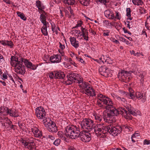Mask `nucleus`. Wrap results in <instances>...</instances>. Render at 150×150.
<instances>
[{"instance_id": "a19ab883", "label": "nucleus", "mask_w": 150, "mask_h": 150, "mask_svg": "<svg viewBox=\"0 0 150 150\" xmlns=\"http://www.w3.org/2000/svg\"><path fill=\"white\" fill-rule=\"evenodd\" d=\"M127 113L129 114L130 115L129 116H130L132 117H132L131 116V114L132 115H133V116H136L137 115V114L135 112V109H134V110L131 111V112H130L129 113H128L127 112ZM132 118L131 119V120H132Z\"/></svg>"}, {"instance_id": "49530a36", "label": "nucleus", "mask_w": 150, "mask_h": 150, "mask_svg": "<svg viewBox=\"0 0 150 150\" xmlns=\"http://www.w3.org/2000/svg\"><path fill=\"white\" fill-rule=\"evenodd\" d=\"M76 57L78 60L81 62V63L84 64V63H85L84 61L82 58Z\"/></svg>"}, {"instance_id": "f03ea898", "label": "nucleus", "mask_w": 150, "mask_h": 150, "mask_svg": "<svg viewBox=\"0 0 150 150\" xmlns=\"http://www.w3.org/2000/svg\"><path fill=\"white\" fill-rule=\"evenodd\" d=\"M23 62L27 68L33 70L36 69L37 66L33 64L26 59L21 57L19 60L17 57L13 56L11 57L10 64L13 67H15V72L18 74L23 75L25 72V67L23 64Z\"/></svg>"}, {"instance_id": "a211bd4d", "label": "nucleus", "mask_w": 150, "mask_h": 150, "mask_svg": "<svg viewBox=\"0 0 150 150\" xmlns=\"http://www.w3.org/2000/svg\"><path fill=\"white\" fill-rule=\"evenodd\" d=\"M65 75L63 72L61 71H55V79H63Z\"/></svg>"}, {"instance_id": "e2e57ef3", "label": "nucleus", "mask_w": 150, "mask_h": 150, "mask_svg": "<svg viewBox=\"0 0 150 150\" xmlns=\"http://www.w3.org/2000/svg\"><path fill=\"white\" fill-rule=\"evenodd\" d=\"M83 36L84 38V39L85 40H88V35H84V36Z\"/></svg>"}, {"instance_id": "7ed1b4c3", "label": "nucleus", "mask_w": 150, "mask_h": 150, "mask_svg": "<svg viewBox=\"0 0 150 150\" xmlns=\"http://www.w3.org/2000/svg\"><path fill=\"white\" fill-rule=\"evenodd\" d=\"M66 135L71 139H75L79 137L84 142H88L91 139L89 134L80 132L79 128L76 126H69L66 128Z\"/></svg>"}, {"instance_id": "2f4dec72", "label": "nucleus", "mask_w": 150, "mask_h": 150, "mask_svg": "<svg viewBox=\"0 0 150 150\" xmlns=\"http://www.w3.org/2000/svg\"><path fill=\"white\" fill-rule=\"evenodd\" d=\"M117 99L120 102H122L123 103H125L126 102L125 99L124 98H121L119 96H116Z\"/></svg>"}, {"instance_id": "ddd939ff", "label": "nucleus", "mask_w": 150, "mask_h": 150, "mask_svg": "<svg viewBox=\"0 0 150 150\" xmlns=\"http://www.w3.org/2000/svg\"><path fill=\"white\" fill-rule=\"evenodd\" d=\"M61 57L60 55L56 54L51 56L50 58V62L52 63H59L61 62Z\"/></svg>"}, {"instance_id": "09e8293b", "label": "nucleus", "mask_w": 150, "mask_h": 150, "mask_svg": "<svg viewBox=\"0 0 150 150\" xmlns=\"http://www.w3.org/2000/svg\"><path fill=\"white\" fill-rule=\"evenodd\" d=\"M52 30L53 31V33L55 32L56 34H57L58 33V31L55 29V28L53 27V26L52 25Z\"/></svg>"}, {"instance_id": "dca6fc26", "label": "nucleus", "mask_w": 150, "mask_h": 150, "mask_svg": "<svg viewBox=\"0 0 150 150\" xmlns=\"http://www.w3.org/2000/svg\"><path fill=\"white\" fill-rule=\"evenodd\" d=\"M7 114H9L11 116L14 117H18L19 116V115L18 114L16 111L12 109H8V111H7Z\"/></svg>"}, {"instance_id": "c03bdc74", "label": "nucleus", "mask_w": 150, "mask_h": 150, "mask_svg": "<svg viewBox=\"0 0 150 150\" xmlns=\"http://www.w3.org/2000/svg\"><path fill=\"white\" fill-rule=\"evenodd\" d=\"M101 3H102L104 5H105L107 3L109 2L108 0H98Z\"/></svg>"}, {"instance_id": "473e14b6", "label": "nucleus", "mask_w": 150, "mask_h": 150, "mask_svg": "<svg viewBox=\"0 0 150 150\" xmlns=\"http://www.w3.org/2000/svg\"><path fill=\"white\" fill-rule=\"evenodd\" d=\"M55 71L52 72L49 74V76L51 79H55Z\"/></svg>"}, {"instance_id": "9d476101", "label": "nucleus", "mask_w": 150, "mask_h": 150, "mask_svg": "<svg viewBox=\"0 0 150 150\" xmlns=\"http://www.w3.org/2000/svg\"><path fill=\"white\" fill-rule=\"evenodd\" d=\"M99 71L100 74L102 76L106 77L111 76V71L105 67H101L99 69Z\"/></svg>"}, {"instance_id": "052dcab7", "label": "nucleus", "mask_w": 150, "mask_h": 150, "mask_svg": "<svg viewBox=\"0 0 150 150\" xmlns=\"http://www.w3.org/2000/svg\"><path fill=\"white\" fill-rule=\"evenodd\" d=\"M59 44H60V45H59V47L62 49V50H63L64 48H65V46H64V45H62L61 43L60 42H59Z\"/></svg>"}, {"instance_id": "bb28decb", "label": "nucleus", "mask_w": 150, "mask_h": 150, "mask_svg": "<svg viewBox=\"0 0 150 150\" xmlns=\"http://www.w3.org/2000/svg\"><path fill=\"white\" fill-rule=\"evenodd\" d=\"M81 30L82 32V34L81 35L82 36H84V35H88V30L84 28H83V27H81Z\"/></svg>"}, {"instance_id": "37998d69", "label": "nucleus", "mask_w": 150, "mask_h": 150, "mask_svg": "<svg viewBox=\"0 0 150 150\" xmlns=\"http://www.w3.org/2000/svg\"><path fill=\"white\" fill-rule=\"evenodd\" d=\"M116 16L115 17V18H117L118 20H120L121 18L120 14L118 12H116Z\"/></svg>"}, {"instance_id": "603ef678", "label": "nucleus", "mask_w": 150, "mask_h": 150, "mask_svg": "<svg viewBox=\"0 0 150 150\" xmlns=\"http://www.w3.org/2000/svg\"><path fill=\"white\" fill-rule=\"evenodd\" d=\"M18 126H19V127H20V128L21 129H24L23 128V127H24V125L23 124H22L21 122H19L18 123Z\"/></svg>"}, {"instance_id": "f704fd0d", "label": "nucleus", "mask_w": 150, "mask_h": 150, "mask_svg": "<svg viewBox=\"0 0 150 150\" xmlns=\"http://www.w3.org/2000/svg\"><path fill=\"white\" fill-rule=\"evenodd\" d=\"M6 45H7L8 46L10 47L11 48H12L13 44L11 41H6Z\"/></svg>"}, {"instance_id": "aec40b11", "label": "nucleus", "mask_w": 150, "mask_h": 150, "mask_svg": "<svg viewBox=\"0 0 150 150\" xmlns=\"http://www.w3.org/2000/svg\"><path fill=\"white\" fill-rule=\"evenodd\" d=\"M36 5L39 10L42 11L43 12H45V11L42 10L43 9L45 8V6L39 0L37 1L36 2Z\"/></svg>"}, {"instance_id": "680f3d73", "label": "nucleus", "mask_w": 150, "mask_h": 150, "mask_svg": "<svg viewBox=\"0 0 150 150\" xmlns=\"http://www.w3.org/2000/svg\"><path fill=\"white\" fill-rule=\"evenodd\" d=\"M80 80H79L78 79L76 80V82H77V83H83V80L82 79H81V78L80 79Z\"/></svg>"}, {"instance_id": "c756f323", "label": "nucleus", "mask_w": 150, "mask_h": 150, "mask_svg": "<svg viewBox=\"0 0 150 150\" xmlns=\"http://www.w3.org/2000/svg\"><path fill=\"white\" fill-rule=\"evenodd\" d=\"M95 119L98 121L101 122L103 120L102 116L99 115H96L95 116Z\"/></svg>"}, {"instance_id": "58836bf2", "label": "nucleus", "mask_w": 150, "mask_h": 150, "mask_svg": "<svg viewBox=\"0 0 150 150\" xmlns=\"http://www.w3.org/2000/svg\"><path fill=\"white\" fill-rule=\"evenodd\" d=\"M21 142L25 146V147H26L29 145L28 144V143L26 141V140L25 139H22Z\"/></svg>"}, {"instance_id": "6ab92c4d", "label": "nucleus", "mask_w": 150, "mask_h": 150, "mask_svg": "<svg viewBox=\"0 0 150 150\" xmlns=\"http://www.w3.org/2000/svg\"><path fill=\"white\" fill-rule=\"evenodd\" d=\"M68 126H67L65 128V133L64 134L63 132L62 131H59L57 133V135H58V136L59 137L61 138L62 140H63L65 141L66 139V137H65V136H66V137H69L70 138V137L69 136H67L66 135V128Z\"/></svg>"}, {"instance_id": "72a5a7b5", "label": "nucleus", "mask_w": 150, "mask_h": 150, "mask_svg": "<svg viewBox=\"0 0 150 150\" xmlns=\"http://www.w3.org/2000/svg\"><path fill=\"white\" fill-rule=\"evenodd\" d=\"M111 11L110 10H106L104 12V14L105 16L107 18H109V16L111 14Z\"/></svg>"}, {"instance_id": "b1692460", "label": "nucleus", "mask_w": 150, "mask_h": 150, "mask_svg": "<svg viewBox=\"0 0 150 150\" xmlns=\"http://www.w3.org/2000/svg\"><path fill=\"white\" fill-rule=\"evenodd\" d=\"M79 2L82 5L87 6L90 4V0H79Z\"/></svg>"}, {"instance_id": "4be33fe9", "label": "nucleus", "mask_w": 150, "mask_h": 150, "mask_svg": "<svg viewBox=\"0 0 150 150\" xmlns=\"http://www.w3.org/2000/svg\"><path fill=\"white\" fill-rule=\"evenodd\" d=\"M110 58L106 56L103 55L100 58V60L103 63L107 62L108 63L110 64L109 63Z\"/></svg>"}, {"instance_id": "0eeeda50", "label": "nucleus", "mask_w": 150, "mask_h": 150, "mask_svg": "<svg viewBox=\"0 0 150 150\" xmlns=\"http://www.w3.org/2000/svg\"><path fill=\"white\" fill-rule=\"evenodd\" d=\"M93 121L90 119L85 118L81 122L80 125L82 129H87L90 131L93 129Z\"/></svg>"}, {"instance_id": "f8f14e48", "label": "nucleus", "mask_w": 150, "mask_h": 150, "mask_svg": "<svg viewBox=\"0 0 150 150\" xmlns=\"http://www.w3.org/2000/svg\"><path fill=\"white\" fill-rule=\"evenodd\" d=\"M83 92L88 96H96L95 91L93 88L91 87L90 86L84 89Z\"/></svg>"}, {"instance_id": "c85d7f7f", "label": "nucleus", "mask_w": 150, "mask_h": 150, "mask_svg": "<svg viewBox=\"0 0 150 150\" xmlns=\"http://www.w3.org/2000/svg\"><path fill=\"white\" fill-rule=\"evenodd\" d=\"M126 12H127V14L126 16L128 18H129V19L131 20H132V18H130L131 15V9L130 8H127L126 9Z\"/></svg>"}, {"instance_id": "39448f33", "label": "nucleus", "mask_w": 150, "mask_h": 150, "mask_svg": "<svg viewBox=\"0 0 150 150\" xmlns=\"http://www.w3.org/2000/svg\"><path fill=\"white\" fill-rule=\"evenodd\" d=\"M107 126L103 123L95 125H93V129H94L96 134L100 137H102L101 134H105L106 133Z\"/></svg>"}, {"instance_id": "a878e982", "label": "nucleus", "mask_w": 150, "mask_h": 150, "mask_svg": "<svg viewBox=\"0 0 150 150\" xmlns=\"http://www.w3.org/2000/svg\"><path fill=\"white\" fill-rule=\"evenodd\" d=\"M47 28V27L42 26L41 28V31L42 33L45 36H47L48 35Z\"/></svg>"}, {"instance_id": "5fc2aeb1", "label": "nucleus", "mask_w": 150, "mask_h": 150, "mask_svg": "<svg viewBox=\"0 0 150 150\" xmlns=\"http://www.w3.org/2000/svg\"><path fill=\"white\" fill-rule=\"evenodd\" d=\"M5 61L4 59L3 56L0 54V61L1 62H3Z\"/></svg>"}, {"instance_id": "3c124183", "label": "nucleus", "mask_w": 150, "mask_h": 150, "mask_svg": "<svg viewBox=\"0 0 150 150\" xmlns=\"http://www.w3.org/2000/svg\"><path fill=\"white\" fill-rule=\"evenodd\" d=\"M6 41L5 40H0V43L3 45H6Z\"/></svg>"}, {"instance_id": "ea45409f", "label": "nucleus", "mask_w": 150, "mask_h": 150, "mask_svg": "<svg viewBox=\"0 0 150 150\" xmlns=\"http://www.w3.org/2000/svg\"><path fill=\"white\" fill-rule=\"evenodd\" d=\"M5 120L6 121V123L7 124H8V125H9V126H10L11 125V124L12 123V122L11 121H10V120H9L8 118L7 117L6 118H4Z\"/></svg>"}, {"instance_id": "c9c22d12", "label": "nucleus", "mask_w": 150, "mask_h": 150, "mask_svg": "<svg viewBox=\"0 0 150 150\" xmlns=\"http://www.w3.org/2000/svg\"><path fill=\"white\" fill-rule=\"evenodd\" d=\"M40 21L41 22L45 21H46V17L45 15L43 14H41L40 16Z\"/></svg>"}, {"instance_id": "cd10ccee", "label": "nucleus", "mask_w": 150, "mask_h": 150, "mask_svg": "<svg viewBox=\"0 0 150 150\" xmlns=\"http://www.w3.org/2000/svg\"><path fill=\"white\" fill-rule=\"evenodd\" d=\"M25 139L29 145V144H33L34 143V139L32 137L26 138Z\"/></svg>"}, {"instance_id": "5701e85b", "label": "nucleus", "mask_w": 150, "mask_h": 150, "mask_svg": "<svg viewBox=\"0 0 150 150\" xmlns=\"http://www.w3.org/2000/svg\"><path fill=\"white\" fill-rule=\"evenodd\" d=\"M133 3L135 5L142 6L143 2L142 0H132Z\"/></svg>"}, {"instance_id": "864d4df0", "label": "nucleus", "mask_w": 150, "mask_h": 150, "mask_svg": "<svg viewBox=\"0 0 150 150\" xmlns=\"http://www.w3.org/2000/svg\"><path fill=\"white\" fill-rule=\"evenodd\" d=\"M82 23V22L81 21H80L79 22L76 24V25L74 27V28H77L81 26Z\"/></svg>"}, {"instance_id": "69168bd1", "label": "nucleus", "mask_w": 150, "mask_h": 150, "mask_svg": "<svg viewBox=\"0 0 150 150\" xmlns=\"http://www.w3.org/2000/svg\"><path fill=\"white\" fill-rule=\"evenodd\" d=\"M2 77L4 79H7V76L5 73H4L3 74Z\"/></svg>"}, {"instance_id": "79ce46f5", "label": "nucleus", "mask_w": 150, "mask_h": 150, "mask_svg": "<svg viewBox=\"0 0 150 150\" xmlns=\"http://www.w3.org/2000/svg\"><path fill=\"white\" fill-rule=\"evenodd\" d=\"M104 32L103 33V35L104 36H108L109 35V33L110 31L108 30H106L104 31Z\"/></svg>"}, {"instance_id": "de8ad7c7", "label": "nucleus", "mask_w": 150, "mask_h": 150, "mask_svg": "<svg viewBox=\"0 0 150 150\" xmlns=\"http://www.w3.org/2000/svg\"><path fill=\"white\" fill-rule=\"evenodd\" d=\"M121 39H122V41L125 42L126 43V44L128 45H129L130 44V42L129 41L127 40H126L125 38H121Z\"/></svg>"}, {"instance_id": "8fccbe9b", "label": "nucleus", "mask_w": 150, "mask_h": 150, "mask_svg": "<svg viewBox=\"0 0 150 150\" xmlns=\"http://www.w3.org/2000/svg\"><path fill=\"white\" fill-rule=\"evenodd\" d=\"M150 144V140H148L147 139H145L144 141V144L148 145Z\"/></svg>"}, {"instance_id": "423d86ee", "label": "nucleus", "mask_w": 150, "mask_h": 150, "mask_svg": "<svg viewBox=\"0 0 150 150\" xmlns=\"http://www.w3.org/2000/svg\"><path fill=\"white\" fill-rule=\"evenodd\" d=\"M43 123L49 132L54 133L57 131V128L55 124L51 121L50 119L48 118L46 121L43 120Z\"/></svg>"}, {"instance_id": "f3484780", "label": "nucleus", "mask_w": 150, "mask_h": 150, "mask_svg": "<svg viewBox=\"0 0 150 150\" xmlns=\"http://www.w3.org/2000/svg\"><path fill=\"white\" fill-rule=\"evenodd\" d=\"M70 41L71 44L74 47L77 48L79 47V42L76 40V38L74 37H71L70 38Z\"/></svg>"}, {"instance_id": "2eb2a0df", "label": "nucleus", "mask_w": 150, "mask_h": 150, "mask_svg": "<svg viewBox=\"0 0 150 150\" xmlns=\"http://www.w3.org/2000/svg\"><path fill=\"white\" fill-rule=\"evenodd\" d=\"M135 96L136 98L139 100L142 99V101L143 102H144L146 101V96H145L144 94H143L142 92H137L136 93Z\"/></svg>"}, {"instance_id": "4d7b16f0", "label": "nucleus", "mask_w": 150, "mask_h": 150, "mask_svg": "<svg viewBox=\"0 0 150 150\" xmlns=\"http://www.w3.org/2000/svg\"><path fill=\"white\" fill-rule=\"evenodd\" d=\"M107 117H104L103 119L104 121L106 122H109L108 120H109V118L110 117H108L107 115Z\"/></svg>"}, {"instance_id": "7c9ffc66", "label": "nucleus", "mask_w": 150, "mask_h": 150, "mask_svg": "<svg viewBox=\"0 0 150 150\" xmlns=\"http://www.w3.org/2000/svg\"><path fill=\"white\" fill-rule=\"evenodd\" d=\"M8 108L7 107H0V113L2 114L3 113L6 112L7 113V111H8Z\"/></svg>"}, {"instance_id": "bf43d9fd", "label": "nucleus", "mask_w": 150, "mask_h": 150, "mask_svg": "<svg viewBox=\"0 0 150 150\" xmlns=\"http://www.w3.org/2000/svg\"><path fill=\"white\" fill-rule=\"evenodd\" d=\"M41 22L43 24V26H46L47 27V25L49 24L46 21L42 22Z\"/></svg>"}, {"instance_id": "338daca9", "label": "nucleus", "mask_w": 150, "mask_h": 150, "mask_svg": "<svg viewBox=\"0 0 150 150\" xmlns=\"http://www.w3.org/2000/svg\"><path fill=\"white\" fill-rule=\"evenodd\" d=\"M68 150H76L75 148L72 146L69 147L68 148Z\"/></svg>"}, {"instance_id": "6e6552de", "label": "nucleus", "mask_w": 150, "mask_h": 150, "mask_svg": "<svg viewBox=\"0 0 150 150\" xmlns=\"http://www.w3.org/2000/svg\"><path fill=\"white\" fill-rule=\"evenodd\" d=\"M106 133L108 132L112 135L116 136L122 131V128L120 126L115 127L110 125L107 126Z\"/></svg>"}, {"instance_id": "13d9d810", "label": "nucleus", "mask_w": 150, "mask_h": 150, "mask_svg": "<svg viewBox=\"0 0 150 150\" xmlns=\"http://www.w3.org/2000/svg\"><path fill=\"white\" fill-rule=\"evenodd\" d=\"M112 41H113V42H115V43L117 44H119V42L117 40L115 39L114 38H112Z\"/></svg>"}, {"instance_id": "20e7f679", "label": "nucleus", "mask_w": 150, "mask_h": 150, "mask_svg": "<svg viewBox=\"0 0 150 150\" xmlns=\"http://www.w3.org/2000/svg\"><path fill=\"white\" fill-rule=\"evenodd\" d=\"M132 73L136 75L137 73V71L133 70L129 71L122 70L120 73H118V77L122 79L124 82L127 83L130 80V76L131 74Z\"/></svg>"}, {"instance_id": "4c0bfd02", "label": "nucleus", "mask_w": 150, "mask_h": 150, "mask_svg": "<svg viewBox=\"0 0 150 150\" xmlns=\"http://www.w3.org/2000/svg\"><path fill=\"white\" fill-rule=\"evenodd\" d=\"M82 85L83 89H85L86 88H87L88 86H90L88 83L86 82L82 83Z\"/></svg>"}, {"instance_id": "774afa93", "label": "nucleus", "mask_w": 150, "mask_h": 150, "mask_svg": "<svg viewBox=\"0 0 150 150\" xmlns=\"http://www.w3.org/2000/svg\"><path fill=\"white\" fill-rule=\"evenodd\" d=\"M131 107L132 106L131 105H129L126 107V108L127 109V110L128 111H129V109H130V108H131Z\"/></svg>"}, {"instance_id": "412c9836", "label": "nucleus", "mask_w": 150, "mask_h": 150, "mask_svg": "<svg viewBox=\"0 0 150 150\" xmlns=\"http://www.w3.org/2000/svg\"><path fill=\"white\" fill-rule=\"evenodd\" d=\"M122 94L124 97L126 96L129 98L133 99L134 97V95L129 92H127L122 91Z\"/></svg>"}, {"instance_id": "4468645a", "label": "nucleus", "mask_w": 150, "mask_h": 150, "mask_svg": "<svg viewBox=\"0 0 150 150\" xmlns=\"http://www.w3.org/2000/svg\"><path fill=\"white\" fill-rule=\"evenodd\" d=\"M32 131L36 137L40 138L42 136L41 131L36 128H32Z\"/></svg>"}, {"instance_id": "e433bc0d", "label": "nucleus", "mask_w": 150, "mask_h": 150, "mask_svg": "<svg viewBox=\"0 0 150 150\" xmlns=\"http://www.w3.org/2000/svg\"><path fill=\"white\" fill-rule=\"evenodd\" d=\"M61 140L59 139H56L54 142V144L56 146H58L60 143Z\"/></svg>"}, {"instance_id": "f257e3e1", "label": "nucleus", "mask_w": 150, "mask_h": 150, "mask_svg": "<svg viewBox=\"0 0 150 150\" xmlns=\"http://www.w3.org/2000/svg\"><path fill=\"white\" fill-rule=\"evenodd\" d=\"M98 100L97 104L100 108L105 109L108 110L107 116H117L119 114L122 115L126 119H131L132 117L127 113V110L123 108H121L118 110L113 106V103L112 100L107 96L101 94L98 95Z\"/></svg>"}, {"instance_id": "0e129e2a", "label": "nucleus", "mask_w": 150, "mask_h": 150, "mask_svg": "<svg viewBox=\"0 0 150 150\" xmlns=\"http://www.w3.org/2000/svg\"><path fill=\"white\" fill-rule=\"evenodd\" d=\"M48 138L52 140L54 139V137L52 135H49L48 136Z\"/></svg>"}, {"instance_id": "6e6d98bb", "label": "nucleus", "mask_w": 150, "mask_h": 150, "mask_svg": "<svg viewBox=\"0 0 150 150\" xmlns=\"http://www.w3.org/2000/svg\"><path fill=\"white\" fill-rule=\"evenodd\" d=\"M114 18H115V17H114V14L112 13V12H111V14H110L109 17L108 18L110 19H112Z\"/></svg>"}, {"instance_id": "393cba45", "label": "nucleus", "mask_w": 150, "mask_h": 150, "mask_svg": "<svg viewBox=\"0 0 150 150\" xmlns=\"http://www.w3.org/2000/svg\"><path fill=\"white\" fill-rule=\"evenodd\" d=\"M17 14L18 16V17H20V18L24 21H25L26 20V18L24 14L19 11H17Z\"/></svg>"}, {"instance_id": "9b49d317", "label": "nucleus", "mask_w": 150, "mask_h": 150, "mask_svg": "<svg viewBox=\"0 0 150 150\" xmlns=\"http://www.w3.org/2000/svg\"><path fill=\"white\" fill-rule=\"evenodd\" d=\"M79 75L77 74L70 73L67 75V84L70 85L72 83L74 80L76 81L78 79Z\"/></svg>"}, {"instance_id": "a18cd8bd", "label": "nucleus", "mask_w": 150, "mask_h": 150, "mask_svg": "<svg viewBox=\"0 0 150 150\" xmlns=\"http://www.w3.org/2000/svg\"><path fill=\"white\" fill-rule=\"evenodd\" d=\"M68 4L70 5H73L74 4L75 2V1H70V0H67Z\"/></svg>"}, {"instance_id": "1a4fd4ad", "label": "nucleus", "mask_w": 150, "mask_h": 150, "mask_svg": "<svg viewBox=\"0 0 150 150\" xmlns=\"http://www.w3.org/2000/svg\"><path fill=\"white\" fill-rule=\"evenodd\" d=\"M46 113L45 110L42 107L40 106L37 108L35 110V115L38 119L46 121L47 119L45 117Z\"/></svg>"}]
</instances>
